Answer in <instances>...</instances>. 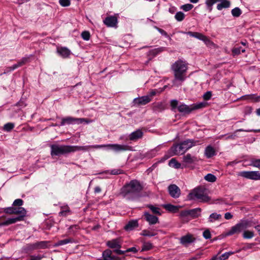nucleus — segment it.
<instances>
[{
  "label": "nucleus",
  "instance_id": "f257e3e1",
  "mask_svg": "<svg viewBox=\"0 0 260 260\" xmlns=\"http://www.w3.org/2000/svg\"><path fill=\"white\" fill-rule=\"evenodd\" d=\"M104 147H108L115 152L124 151L130 150V147L127 145H119L117 144L95 145L84 146L53 144L50 146L51 155L52 156H59L61 155H65L76 151H86L89 148L98 149Z\"/></svg>",
  "mask_w": 260,
  "mask_h": 260
},
{
  "label": "nucleus",
  "instance_id": "f03ea898",
  "mask_svg": "<svg viewBox=\"0 0 260 260\" xmlns=\"http://www.w3.org/2000/svg\"><path fill=\"white\" fill-rule=\"evenodd\" d=\"M187 64L185 61L179 59L176 61L171 66V69L173 71L174 79L173 84L175 86H179L186 78V73L187 70Z\"/></svg>",
  "mask_w": 260,
  "mask_h": 260
},
{
  "label": "nucleus",
  "instance_id": "7ed1b4c3",
  "mask_svg": "<svg viewBox=\"0 0 260 260\" xmlns=\"http://www.w3.org/2000/svg\"><path fill=\"white\" fill-rule=\"evenodd\" d=\"M189 200H197L201 202L206 203L210 200V198L207 195L206 189L200 187L194 188L187 195Z\"/></svg>",
  "mask_w": 260,
  "mask_h": 260
},
{
  "label": "nucleus",
  "instance_id": "20e7f679",
  "mask_svg": "<svg viewBox=\"0 0 260 260\" xmlns=\"http://www.w3.org/2000/svg\"><path fill=\"white\" fill-rule=\"evenodd\" d=\"M142 190V186L140 183L136 180H133L129 183L126 184L122 188V192L124 197L128 194H137Z\"/></svg>",
  "mask_w": 260,
  "mask_h": 260
},
{
  "label": "nucleus",
  "instance_id": "39448f33",
  "mask_svg": "<svg viewBox=\"0 0 260 260\" xmlns=\"http://www.w3.org/2000/svg\"><path fill=\"white\" fill-rule=\"evenodd\" d=\"M207 103L201 102L188 106L184 104H182L178 106V110L180 113L184 114H189L192 111L204 108L206 106Z\"/></svg>",
  "mask_w": 260,
  "mask_h": 260
},
{
  "label": "nucleus",
  "instance_id": "423d86ee",
  "mask_svg": "<svg viewBox=\"0 0 260 260\" xmlns=\"http://www.w3.org/2000/svg\"><path fill=\"white\" fill-rule=\"evenodd\" d=\"M202 209L200 208H197L190 210L182 211L180 215L181 217H186L190 216L192 218H196L201 216Z\"/></svg>",
  "mask_w": 260,
  "mask_h": 260
},
{
  "label": "nucleus",
  "instance_id": "0eeeda50",
  "mask_svg": "<svg viewBox=\"0 0 260 260\" xmlns=\"http://www.w3.org/2000/svg\"><path fill=\"white\" fill-rule=\"evenodd\" d=\"M185 152V151L183 148V146L181 143L173 145L170 149L168 153H170L169 155H165L166 159H168L170 156L175 155L182 154Z\"/></svg>",
  "mask_w": 260,
  "mask_h": 260
},
{
  "label": "nucleus",
  "instance_id": "6e6552de",
  "mask_svg": "<svg viewBox=\"0 0 260 260\" xmlns=\"http://www.w3.org/2000/svg\"><path fill=\"white\" fill-rule=\"evenodd\" d=\"M83 122H86L88 123V121L87 119L85 118H74L72 117H67L63 118L61 120V122L60 123V125L63 126L65 124H71L74 123H81Z\"/></svg>",
  "mask_w": 260,
  "mask_h": 260
},
{
  "label": "nucleus",
  "instance_id": "1a4fd4ad",
  "mask_svg": "<svg viewBox=\"0 0 260 260\" xmlns=\"http://www.w3.org/2000/svg\"><path fill=\"white\" fill-rule=\"evenodd\" d=\"M238 175L249 179L260 180V172L259 171H242L239 172Z\"/></svg>",
  "mask_w": 260,
  "mask_h": 260
},
{
  "label": "nucleus",
  "instance_id": "9d476101",
  "mask_svg": "<svg viewBox=\"0 0 260 260\" xmlns=\"http://www.w3.org/2000/svg\"><path fill=\"white\" fill-rule=\"evenodd\" d=\"M170 195L173 198H178L181 194L180 189L175 184H171L168 186Z\"/></svg>",
  "mask_w": 260,
  "mask_h": 260
},
{
  "label": "nucleus",
  "instance_id": "9b49d317",
  "mask_svg": "<svg viewBox=\"0 0 260 260\" xmlns=\"http://www.w3.org/2000/svg\"><path fill=\"white\" fill-rule=\"evenodd\" d=\"M151 101V99L149 95L142 96L141 97L135 98L134 100V103L138 106L145 105L149 103Z\"/></svg>",
  "mask_w": 260,
  "mask_h": 260
},
{
  "label": "nucleus",
  "instance_id": "f8f14e48",
  "mask_svg": "<svg viewBox=\"0 0 260 260\" xmlns=\"http://www.w3.org/2000/svg\"><path fill=\"white\" fill-rule=\"evenodd\" d=\"M106 245L110 248H117V249H119L121 248V241L120 238L112 239L111 240L108 241L106 243Z\"/></svg>",
  "mask_w": 260,
  "mask_h": 260
},
{
  "label": "nucleus",
  "instance_id": "ddd939ff",
  "mask_svg": "<svg viewBox=\"0 0 260 260\" xmlns=\"http://www.w3.org/2000/svg\"><path fill=\"white\" fill-rule=\"evenodd\" d=\"M242 225H241L240 222L238 223L234 226H233L230 230L226 232V236H231L234 234H239L242 231Z\"/></svg>",
  "mask_w": 260,
  "mask_h": 260
},
{
  "label": "nucleus",
  "instance_id": "4468645a",
  "mask_svg": "<svg viewBox=\"0 0 260 260\" xmlns=\"http://www.w3.org/2000/svg\"><path fill=\"white\" fill-rule=\"evenodd\" d=\"M196 239L193 236L189 234L181 237L180 239V243L185 246L193 242Z\"/></svg>",
  "mask_w": 260,
  "mask_h": 260
},
{
  "label": "nucleus",
  "instance_id": "2eb2a0df",
  "mask_svg": "<svg viewBox=\"0 0 260 260\" xmlns=\"http://www.w3.org/2000/svg\"><path fill=\"white\" fill-rule=\"evenodd\" d=\"M143 216L145 219L149 223V224H155L156 223L158 222V218L156 216L150 214L148 212H145L144 213Z\"/></svg>",
  "mask_w": 260,
  "mask_h": 260
},
{
  "label": "nucleus",
  "instance_id": "dca6fc26",
  "mask_svg": "<svg viewBox=\"0 0 260 260\" xmlns=\"http://www.w3.org/2000/svg\"><path fill=\"white\" fill-rule=\"evenodd\" d=\"M112 251L107 249L103 252L102 257L104 260H120L118 257L112 255Z\"/></svg>",
  "mask_w": 260,
  "mask_h": 260
},
{
  "label": "nucleus",
  "instance_id": "f3484780",
  "mask_svg": "<svg viewBox=\"0 0 260 260\" xmlns=\"http://www.w3.org/2000/svg\"><path fill=\"white\" fill-rule=\"evenodd\" d=\"M104 23L108 27H115L117 23V19L115 16L107 17L104 20Z\"/></svg>",
  "mask_w": 260,
  "mask_h": 260
},
{
  "label": "nucleus",
  "instance_id": "a211bd4d",
  "mask_svg": "<svg viewBox=\"0 0 260 260\" xmlns=\"http://www.w3.org/2000/svg\"><path fill=\"white\" fill-rule=\"evenodd\" d=\"M198 141H194L193 139H187L185 141H184L181 143L183 148L184 149L185 152L188 150L189 149L191 148L192 146H195L197 144V142Z\"/></svg>",
  "mask_w": 260,
  "mask_h": 260
},
{
  "label": "nucleus",
  "instance_id": "6ab92c4d",
  "mask_svg": "<svg viewBox=\"0 0 260 260\" xmlns=\"http://www.w3.org/2000/svg\"><path fill=\"white\" fill-rule=\"evenodd\" d=\"M14 214L18 215L17 217L21 218V220L22 221L24 220V218L26 215V211L23 207H15Z\"/></svg>",
  "mask_w": 260,
  "mask_h": 260
},
{
  "label": "nucleus",
  "instance_id": "aec40b11",
  "mask_svg": "<svg viewBox=\"0 0 260 260\" xmlns=\"http://www.w3.org/2000/svg\"><path fill=\"white\" fill-rule=\"evenodd\" d=\"M57 53L62 57L67 58L68 57L71 53V51L65 47H60L57 48Z\"/></svg>",
  "mask_w": 260,
  "mask_h": 260
},
{
  "label": "nucleus",
  "instance_id": "412c9836",
  "mask_svg": "<svg viewBox=\"0 0 260 260\" xmlns=\"http://www.w3.org/2000/svg\"><path fill=\"white\" fill-rule=\"evenodd\" d=\"M139 225L137 220H132L129 221L124 226V229L127 231L133 230Z\"/></svg>",
  "mask_w": 260,
  "mask_h": 260
},
{
  "label": "nucleus",
  "instance_id": "4be33fe9",
  "mask_svg": "<svg viewBox=\"0 0 260 260\" xmlns=\"http://www.w3.org/2000/svg\"><path fill=\"white\" fill-rule=\"evenodd\" d=\"M183 161L186 164H191L197 161L198 158L197 157L188 153L183 157Z\"/></svg>",
  "mask_w": 260,
  "mask_h": 260
},
{
  "label": "nucleus",
  "instance_id": "5701e85b",
  "mask_svg": "<svg viewBox=\"0 0 260 260\" xmlns=\"http://www.w3.org/2000/svg\"><path fill=\"white\" fill-rule=\"evenodd\" d=\"M143 136V132L140 129H138L132 133L129 136V139L131 141H136Z\"/></svg>",
  "mask_w": 260,
  "mask_h": 260
},
{
  "label": "nucleus",
  "instance_id": "b1692460",
  "mask_svg": "<svg viewBox=\"0 0 260 260\" xmlns=\"http://www.w3.org/2000/svg\"><path fill=\"white\" fill-rule=\"evenodd\" d=\"M195 38L200 40L203 41L207 45H209L212 44V42L207 37L201 33L196 32Z\"/></svg>",
  "mask_w": 260,
  "mask_h": 260
},
{
  "label": "nucleus",
  "instance_id": "393cba45",
  "mask_svg": "<svg viewBox=\"0 0 260 260\" xmlns=\"http://www.w3.org/2000/svg\"><path fill=\"white\" fill-rule=\"evenodd\" d=\"M28 60V57H24L22 58L20 61H19L17 63L13 65L11 67L8 68L9 71H12L14 70L15 69L20 67L23 64H24L26 62H27Z\"/></svg>",
  "mask_w": 260,
  "mask_h": 260
},
{
  "label": "nucleus",
  "instance_id": "a878e982",
  "mask_svg": "<svg viewBox=\"0 0 260 260\" xmlns=\"http://www.w3.org/2000/svg\"><path fill=\"white\" fill-rule=\"evenodd\" d=\"M156 231V230L151 229L144 230L142 231L140 235L143 236L149 237H153L157 234Z\"/></svg>",
  "mask_w": 260,
  "mask_h": 260
},
{
  "label": "nucleus",
  "instance_id": "bb28decb",
  "mask_svg": "<svg viewBox=\"0 0 260 260\" xmlns=\"http://www.w3.org/2000/svg\"><path fill=\"white\" fill-rule=\"evenodd\" d=\"M162 207L169 212L176 213L179 211V207L173 205L171 204H164Z\"/></svg>",
  "mask_w": 260,
  "mask_h": 260
},
{
  "label": "nucleus",
  "instance_id": "cd10ccee",
  "mask_svg": "<svg viewBox=\"0 0 260 260\" xmlns=\"http://www.w3.org/2000/svg\"><path fill=\"white\" fill-rule=\"evenodd\" d=\"M216 154L214 149L211 146H208L205 150V155L207 158H211Z\"/></svg>",
  "mask_w": 260,
  "mask_h": 260
},
{
  "label": "nucleus",
  "instance_id": "c85d7f7f",
  "mask_svg": "<svg viewBox=\"0 0 260 260\" xmlns=\"http://www.w3.org/2000/svg\"><path fill=\"white\" fill-rule=\"evenodd\" d=\"M137 251L138 250L134 247L128 248L126 250H121L120 249H115L114 250V252L119 255L124 254L127 252H133L134 253H136Z\"/></svg>",
  "mask_w": 260,
  "mask_h": 260
},
{
  "label": "nucleus",
  "instance_id": "c756f323",
  "mask_svg": "<svg viewBox=\"0 0 260 260\" xmlns=\"http://www.w3.org/2000/svg\"><path fill=\"white\" fill-rule=\"evenodd\" d=\"M230 2L227 0H223L217 6L218 10H221L223 8H228L230 6Z\"/></svg>",
  "mask_w": 260,
  "mask_h": 260
},
{
  "label": "nucleus",
  "instance_id": "7c9ffc66",
  "mask_svg": "<svg viewBox=\"0 0 260 260\" xmlns=\"http://www.w3.org/2000/svg\"><path fill=\"white\" fill-rule=\"evenodd\" d=\"M23 250L25 252H28L29 251H31L34 250H37L36 246L35 243L31 244H27L23 248Z\"/></svg>",
  "mask_w": 260,
  "mask_h": 260
},
{
  "label": "nucleus",
  "instance_id": "2f4dec72",
  "mask_svg": "<svg viewBox=\"0 0 260 260\" xmlns=\"http://www.w3.org/2000/svg\"><path fill=\"white\" fill-rule=\"evenodd\" d=\"M221 218V215L217 214L216 213H213L209 216L208 218V221L210 222H213L215 220H218Z\"/></svg>",
  "mask_w": 260,
  "mask_h": 260
},
{
  "label": "nucleus",
  "instance_id": "473e14b6",
  "mask_svg": "<svg viewBox=\"0 0 260 260\" xmlns=\"http://www.w3.org/2000/svg\"><path fill=\"white\" fill-rule=\"evenodd\" d=\"M169 165L170 167H173L175 169H179L181 167V164L178 162L174 158H172L169 161Z\"/></svg>",
  "mask_w": 260,
  "mask_h": 260
},
{
  "label": "nucleus",
  "instance_id": "72a5a7b5",
  "mask_svg": "<svg viewBox=\"0 0 260 260\" xmlns=\"http://www.w3.org/2000/svg\"><path fill=\"white\" fill-rule=\"evenodd\" d=\"M47 241H40L36 242V246L37 249H45L47 247Z\"/></svg>",
  "mask_w": 260,
  "mask_h": 260
},
{
  "label": "nucleus",
  "instance_id": "f704fd0d",
  "mask_svg": "<svg viewBox=\"0 0 260 260\" xmlns=\"http://www.w3.org/2000/svg\"><path fill=\"white\" fill-rule=\"evenodd\" d=\"M74 240L72 238H68L66 239L63 240H61L60 241H58L57 243L56 244V246H60L62 245H65L69 243H72L73 242Z\"/></svg>",
  "mask_w": 260,
  "mask_h": 260
},
{
  "label": "nucleus",
  "instance_id": "c9c22d12",
  "mask_svg": "<svg viewBox=\"0 0 260 260\" xmlns=\"http://www.w3.org/2000/svg\"><path fill=\"white\" fill-rule=\"evenodd\" d=\"M220 0H206V5H207L208 10L211 12L212 10V6L216 2L220 1Z\"/></svg>",
  "mask_w": 260,
  "mask_h": 260
},
{
  "label": "nucleus",
  "instance_id": "e433bc0d",
  "mask_svg": "<svg viewBox=\"0 0 260 260\" xmlns=\"http://www.w3.org/2000/svg\"><path fill=\"white\" fill-rule=\"evenodd\" d=\"M21 221V218H17V217H14V218H8V219H7L6 220L5 224H7V225H10L11 224L15 223L17 221Z\"/></svg>",
  "mask_w": 260,
  "mask_h": 260
},
{
  "label": "nucleus",
  "instance_id": "4c0bfd02",
  "mask_svg": "<svg viewBox=\"0 0 260 260\" xmlns=\"http://www.w3.org/2000/svg\"><path fill=\"white\" fill-rule=\"evenodd\" d=\"M165 50L164 47H159L157 48L154 49L149 51V53L151 55H153L154 56L158 54V53L164 51Z\"/></svg>",
  "mask_w": 260,
  "mask_h": 260
},
{
  "label": "nucleus",
  "instance_id": "58836bf2",
  "mask_svg": "<svg viewBox=\"0 0 260 260\" xmlns=\"http://www.w3.org/2000/svg\"><path fill=\"white\" fill-rule=\"evenodd\" d=\"M249 165L260 169V159H252Z\"/></svg>",
  "mask_w": 260,
  "mask_h": 260
},
{
  "label": "nucleus",
  "instance_id": "ea45409f",
  "mask_svg": "<svg viewBox=\"0 0 260 260\" xmlns=\"http://www.w3.org/2000/svg\"><path fill=\"white\" fill-rule=\"evenodd\" d=\"M254 237V233L252 231H245L243 234V237L244 239H251Z\"/></svg>",
  "mask_w": 260,
  "mask_h": 260
},
{
  "label": "nucleus",
  "instance_id": "a19ab883",
  "mask_svg": "<svg viewBox=\"0 0 260 260\" xmlns=\"http://www.w3.org/2000/svg\"><path fill=\"white\" fill-rule=\"evenodd\" d=\"M231 13L234 17H238L240 16L242 12L239 8L236 7L232 10Z\"/></svg>",
  "mask_w": 260,
  "mask_h": 260
},
{
  "label": "nucleus",
  "instance_id": "79ce46f5",
  "mask_svg": "<svg viewBox=\"0 0 260 260\" xmlns=\"http://www.w3.org/2000/svg\"><path fill=\"white\" fill-rule=\"evenodd\" d=\"M205 179L210 182H214L216 180V177L215 176L212 174H208L205 176Z\"/></svg>",
  "mask_w": 260,
  "mask_h": 260
},
{
  "label": "nucleus",
  "instance_id": "37998d69",
  "mask_svg": "<svg viewBox=\"0 0 260 260\" xmlns=\"http://www.w3.org/2000/svg\"><path fill=\"white\" fill-rule=\"evenodd\" d=\"M148 207L151 210V211L156 214L161 215V213L160 212V209L158 207H156L153 206L152 205H148Z\"/></svg>",
  "mask_w": 260,
  "mask_h": 260
},
{
  "label": "nucleus",
  "instance_id": "c03bdc74",
  "mask_svg": "<svg viewBox=\"0 0 260 260\" xmlns=\"http://www.w3.org/2000/svg\"><path fill=\"white\" fill-rule=\"evenodd\" d=\"M184 14L181 11L177 12L175 15V18L178 21H182L184 19Z\"/></svg>",
  "mask_w": 260,
  "mask_h": 260
},
{
  "label": "nucleus",
  "instance_id": "a18cd8bd",
  "mask_svg": "<svg viewBox=\"0 0 260 260\" xmlns=\"http://www.w3.org/2000/svg\"><path fill=\"white\" fill-rule=\"evenodd\" d=\"M106 173H110L111 175H116L123 174V171L120 169H113L111 170L107 171Z\"/></svg>",
  "mask_w": 260,
  "mask_h": 260
},
{
  "label": "nucleus",
  "instance_id": "49530a36",
  "mask_svg": "<svg viewBox=\"0 0 260 260\" xmlns=\"http://www.w3.org/2000/svg\"><path fill=\"white\" fill-rule=\"evenodd\" d=\"M153 247L152 244L150 242H145L143 244L142 251H147L151 249Z\"/></svg>",
  "mask_w": 260,
  "mask_h": 260
},
{
  "label": "nucleus",
  "instance_id": "de8ad7c7",
  "mask_svg": "<svg viewBox=\"0 0 260 260\" xmlns=\"http://www.w3.org/2000/svg\"><path fill=\"white\" fill-rule=\"evenodd\" d=\"M193 7V6L190 4H186L181 6V9L183 11L187 12L191 10Z\"/></svg>",
  "mask_w": 260,
  "mask_h": 260
},
{
  "label": "nucleus",
  "instance_id": "09e8293b",
  "mask_svg": "<svg viewBox=\"0 0 260 260\" xmlns=\"http://www.w3.org/2000/svg\"><path fill=\"white\" fill-rule=\"evenodd\" d=\"M14 127V124L13 123H7L4 125V129L7 132L11 131Z\"/></svg>",
  "mask_w": 260,
  "mask_h": 260
},
{
  "label": "nucleus",
  "instance_id": "8fccbe9b",
  "mask_svg": "<svg viewBox=\"0 0 260 260\" xmlns=\"http://www.w3.org/2000/svg\"><path fill=\"white\" fill-rule=\"evenodd\" d=\"M81 37L85 41H88L90 38V34L88 31H84L81 33Z\"/></svg>",
  "mask_w": 260,
  "mask_h": 260
},
{
  "label": "nucleus",
  "instance_id": "3c124183",
  "mask_svg": "<svg viewBox=\"0 0 260 260\" xmlns=\"http://www.w3.org/2000/svg\"><path fill=\"white\" fill-rule=\"evenodd\" d=\"M241 225H242V229H246L248 228L251 226V223L248 220H243L240 222Z\"/></svg>",
  "mask_w": 260,
  "mask_h": 260
},
{
  "label": "nucleus",
  "instance_id": "603ef678",
  "mask_svg": "<svg viewBox=\"0 0 260 260\" xmlns=\"http://www.w3.org/2000/svg\"><path fill=\"white\" fill-rule=\"evenodd\" d=\"M15 207H10L5 208L4 209L5 213L9 214H14Z\"/></svg>",
  "mask_w": 260,
  "mask_h": 260
},
{
  "label": "nucleus",
  "instance_id": "864d4df0",
  "mask_svg": "<svg viewBox=\"0 0 260 260\" xmlns=\"http://www.w3.org/2000/svg\"><path fill=\"white\" fill-rule=\"evenodd\" d=\"M59 4L63 7H68L71 5L70 0H59Z\"/></svg>",
  "mask_w": 260,
  "mask_h": 260
},
{
  "label": "nucleus",
  "instance_id": "5fc2aeb1",
  "mask_svg": "<svg viewBox=\"0 0 260 260\" xmlns=\"http://www.w3.org/2000/svg\"><path fill=\"white\" fill-rule=\"evenodd\" d=\"M242 52L243 53L245 52V49H241V47H237L235 48L232 50V52L235 55H238L240 53V52Z\"/></svg>",
  "mask_w": 260,
  "mask_h": 260
},
{
  "label": "nucleus",
  "instance_id": "6e6d98bb",
  "mask_svg": "<svg viewBox=\"0 0 260 260\" xmlns=\"http://www.w3.org/2000/svg\"><path fill=\"white\" fill-rule=\"evenodd\" d=\"M23 201L22 199H18L15 200L13 202V206L15 207H16V206L20 207L21 206H22L23 205Z\"/></svg>",
  "mask_w": 260,
  "mask_h": 260
},
{
  "label": "nucleus",
  "instance_id": "4d7b16f0",
  "mask_svg": "<svg viewBox=\"0 0 260 260\" xmlns=\"http://www.w3.org/2000/svg\"><path fill=\"white\" fill-rule=\"evenodd\" d=\"M45 256L42 255H31L29 256V259L27 260H41Z\"/></svg>",
  "mask_w": 260,
  "mask_h": 260
},
{
  "label": "nucleus",
  "instance_id": "13d9d810",
  "mask_svg": "<svg viewBox=\"0 0 260 260\" xmlns=\"http://www.w3.org/2000/svg\"><path fill=\"white\" fill-rule=\"evenodd\" d=\"M170 105L172 108V110H174L176 108H178V101L176 100H173L171 101Z\"/></svg>",
  "mask_w": 260,
  "mask_h": 260
},
{
  "label": "nucleus",
  "instance_id": "bf43d9fd",
  "mask_svg": "<svg viewBox=\"0 0 260 260\" xmlns=\"http://www.w3.org/2000/svg\"><path fill=\"white\" fill-rule=\"evenodd\" d=\"M212 96V92L211 91H207L205 92L203 95V98L205 100L208 101L210 100Z\"/></svg>",
  "mask_w": 260,
  "mask_h": 260
},
{
  "label": "nucleus",
  "instance_id": "052dcab7",
  "mask_svg": "<svg viewBox=\"0 0 260 260\" xmlns=\"http://www.w3.org/2000/svg\"><path fill=\"white\" fill-rule=\"evenodd\" d=\"M203 235L204 238H205L206 239H209L211 238V237L210 232L209 230H205L203 232Z\"/></svg>",
  "mask_w": 260,
  "mask_h": 260
},
{
  "label": "nucleus",
  "instance_id": "680f3d73",
  "mask_svg": "<svg viewBox=\"0 0 260 260\" xmlns=\"http://www.w3.org/2000/svg\"><path fill=\"white\" fill-rule=\"evenodd\" d=\"M155 28L162 35L165 36L166 38H169V36H168L167 32L164 29L159 28L157 27H155Z\"/></svg>",
  "mask_w": 260,
  "mask_h": 260
},
{
  "label": "nucleus",
  "instance_id": "e2e57ef3",
  "mask_svg": "<svg viewBox=\"0 0 260 260\" xmlns=\"http://www.w3.org/2000/svg\"><path fill=\"white\" fill-rule=\"evenodd\" d=\"M254 244H254V243L247 244V245L243 247L242 249L244 250H246L248 249H251L252 247V246L253 245H254Z\"/></svg>",
  "mask_w": 260,
  "mask_h": 260
},
{
  "label": "nucleus",
  "instance_id": "0e129e2a",
  "mask_svg": "<svg viewBox=\"0 0 260 260\" xmlns=\"http://www.w3.org/2000/svg\"><path fill=\"white\" fill-rule=\"evenodd\" d=\"M233 216V215L230 212H226L224 214V218L227 220L232 219Z\"/></svg>",
  "mask_w": 260,
  "mask_h": 260
},
{
  "label": "nucleus",
  "instance_id": "69168bd1",
  "mask_svg": "<svg viewBox=\"0 0 260 260\" xmlns=\"http://www.w3.org/2000/svg\"><path fill=\"white\" fill-rule=\"evenodd\" d=\"M220 256L221 257L222 260H225L228 259L230 256V253L225 252L222 254L221 255H220Z\"/></svg>",
  "mask_w": 260,
  "mask_h": 260
},
{
  "label": "nucleus",
  "instance_id": "338daca9",
  "mask_svg": "<svg viewBox=\"0 0 260 260\" xmlns=\"http://www.w3.org/2000/svg\"><path fill=\"white\" fill-rule=\"evenodd\" d=\"M201 254V253H198L196 254L194 256L191 257L189 260H198L199 258H200Z\"/></svg>",
  "mask_w": 260,
  "mask_h": 260
},
{
  "label": "nucleus",
  "instance_id": "774afa93",
  "mask_svg": "<svg viewBox=\"0 0 260 260\" xmlns=\"http://www.w3.org/2000/svg\"><path fill=\"white\" fill-rule=\"evenodd\" d=\"M210 260H222L221 257L217 256V255L213 256L211 259Z\"/></svg>",
  "mask_w": 260,
  "mask_h": 260
}]
</instances>
